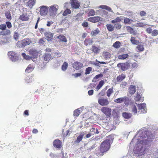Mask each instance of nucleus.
<instances>
[{"mask_svg": "<svg viewBox=\"0 0 158 158\" xmlns=\"http://www.w3.org/2000/svg\"><path fill=\"white\" fill-rule=\"evenodd\" d=\"M5 15L6 18L9 20H11L12 19V17L11 16V14L10 12L9 11H7L5 13Z\"/></svg>", "mask_w": 158, "mask_h": 158, "instance_id": "49530a36", "label": "nucleus"}, {"mask_svg": "<svg viewBox=\"0 0 158 158\" xmlns=\"http://www.w3.org/2000/svg\"><path fill=\"white\" fill-rule=\"evenodd\" d=\"M13 37L15 40L16 41H17L19 39V34L17 32L15 31L14 32Z\"/></svg>", "mask_w": 158, "mask_h": 158, "instance_id": "8fccbe9b", "label": "nucleus"}, {"mask_svg": "<svg viewBox=\"0 0 158 158\" xmlns=\"http://www.w3.org/2000/svg\"><path fill=\"white\" fill-rule=\"evenodd\" d=\"M8 55L10 58L13 61H15L16 60L15 53L12 51H10L8 52Z\"/></svg>", "mask_w": 158, "mask_h": 158, "instance_id": "f3484780", "label": "nucleus"}, {"mask_svg": "<svg viewBox=\"0 0 158 158\" xmlns=\"http://www.w3.org/2000/svg\"><path fill=\"white\" fill-rule=\"evenodd\" d=\"M98 103L100 105L104 106L108 105L109 102L107 99L102 98L98 99Z\"/></svg>", "mask_w": 158, "mask_h": 158, "instance_id": "0eeeda50", "label": "nucleus"}, {"mask_svg": "<svg viewBox=\"0 0 158 158\" xmlns=\"http://www.w3.org/2000/svg\"><path fill=\"white\" fill-rule=\"evenodd\" d=\"M112 114L113 116L114 117H116L118 116V114L117 112V110L116 109H114L113 110Z\"/></svg>", "mask_w": 158, "mask_h": 158, "instance_id": "bf43d9fd", "label": "nucleus"}, {"mask_svg": "<svg viewBox=\"0 0 158 158\" xmlns=\"http://www.w3.org/2000/svg\"><path fill=\"white\" fill-rule=\"evenodd\" d=\"M33 79L32 77H27L26 81L28 83H30L32 82Z\"/></svg>", "mask_w": 158, "mask_h": 158, "instance_id": "5fc2aeb1", "label": "nucleus"}, {"mask_svg": "<svg viewBox=\"0 0 158 158\" xmlns=\"http://www.w3.org/2000/svg\"><path fill=\"white\" fill-rule=\"evenodd\" d=\"M31 40L27 38L21 41H19L17 43V46L19 48H22L29 45L31 43Z\"/></svg>", "mask_w": 158, "mask_h": 158, "instance_id": "f03ea898", "label": "nucleus"}, {"mask_svg": "<svg viewBox=\"0 0 158 158\" xmlns=\"http://www.w3.org/2000/svg\"><path fill=\"white\" fill-rule=\"evenodd\" d=\"M81 113V111L79 109H77L74 110L73 112V116L74 117H78Z\"/></svg>", "mask_w": 158, "mask_h": 158, "instance_id": "4c0bfd02", "label": "nucleus"}, {"mask_svg": "<svg viewBox=\"0 0 158 158\" xmlns=\"http://www.w3.org/2000/svg\"><path fill=\"white\" fill-rule=\"evenodd\" d=\"M53 146L56 148L60 149L62 146L61 141L59 139H55L53 142Z\"/></svg>", "mask_w": 158, "mask_h": 158, "instance_id": "ddd939ff", "label": "nucleus"}, {"mask_svg": "<svg viewBox=\"0 0 158 158\" xmlns=\"http://www.w3.org/2000/svg\"><path fill=\"white\" fill-rule=\"evenodd\" d=\"M123 116L125 118L128 119L131 117L132 114L130 113L124 112L123 113Z\"/></svg>", "mask_w": 158, "mask_h": 158, "instance_id": "2f4dec72", "label": "nucleus"}, {"mask_svg": "<svg viewBox=\"0 0 158 158\" xmlns=\"http://www.w3.org/2000/svg\"><path fill=\"white\" fill-rule=\"evenodd\" d=\"M117 66L119 68L123 71H125L128 69L130 67V64L128 62H125L118 63Z\"/></svg>", "mask_w": 158, "mask_h": 158, "instance_id": "423d86ee", "label": "nucleus"}, {"mask_svg": "<svg viewBox=\"0 0 158 158\" xmlns=\"http://www.w3.org/2000/svg\"><path fill=\"white\" fill-rule=\"evenodd\" d=\"M158 34V31L157 30L155 29L152 31V36H155L157 35Z\"/></svg>", "mask_w": 158, "mask_h": 158, "instance_id": "864d4df0", "label": "nucleus"}, {"mask_svg": "<svg viewBox=\"0 0 158 158\" xmlns=\"http://www.w3.org/2000/svg\"><path fill=\"white\" fill-rule=\"evenodd\" d=\"M106 27L107 30L110 31H112L114 30V27L111 24H107L106 25Z\"/></svg>", "mask_w": 158, "mask_h": 158, "instance_id": "f704fd0d", "label": "nucleus"}, {"mask_svg": "<svg viewBox=\"0 0 158 158\" xmlns=\"http://www.w3.org/2000/svg\"><path fill=\"white\" fill-rule=\"evenodd\" d=\"M129 56V55L127 54H125L123 55H120L118 56V58L119 59L124 60Z\"/></svg>", "mask_w": 158, "mask_h": 158, "instance_id": "c9c22d12", "label": "nucleus"}, {"mask_svg": "<svg viewBox=\"0 0 158 158\" xmlns=\"http://www.w3.org/2000/svg\"><path fill=\"white\" fill-rule=\"evenodd\" d=\"M120 43L118 41H117L114 43L113 46L116 48H118L120 47Z\"/></svg>", "mask_w": 158, "mask_h": 158, "instance_id": "79ce46f5", "label": "nucleus"}, {"mask_svg": "<svg viewBox=\"0 0 158 158\" xmlns=\"http://www.w3.org/2000/svg\"><path fill=\"white\" fill-rule=\"evenodd\" d=\"M71 10L69 9H66L63 14V15L64 16L67 15H68L71 13Z\"/></svg>", "mask_w": 158, "mask_h": 158, "instance_id": "37998d69", "label": "nucleus"}, {"mask_svg": "<svg viewBox=\"0 0 158 158\" xmlns=\"http://www.w3.org/2000/svg\"><path fill=\"white\" fill-rule=\"evenodd\" d=\"M146 31L147 33L150 34L152 32V29L150 27H148L146 29Z\"/></svg>", "mask_w": 158, "mask_h": 158, "instance_id": "69168bd1", "label": "nucleus"}, {"mask_svg": "<svg viewBox=\"0 0 158 158\" xmlns=\"http://www.w3.org/2000/svg\"><path fill=\"white\" fill-rule=\"evenodd\" d=\"M88 15L89 16H94L95 15V11L93 9H91L89 11Z\"/></svg>", "mask_w": 158, "mask_h": 158, "instance_id": "6e6d98bb", "label": "nucleus"}, {"mask_svg": "<svg viewBox=\"0 0 158 158\" xmlns=\"http://www.w3.org/2000/svg\"><path fill=\"white\" fill-rule=\"evenodd\" d=\"M82 26L83 27H87L88 26V23L87 22L84 21L82 24Z\"/></svg>", "mask_w": 158, "mask_h": 158, "instance_id": "052dcab7", "label": "nucleus"}, {"mask_svg": "<svg viewBox=\"0 0 158 158\" xmlns=\"http://www.w3.org/2000/svg\"><path fill=\"white\" fill-rule=\"evenodd\" d=\"M40 8V13L41 15L44 16L46 15L48 12V8L45 6H42Z\"/></svg>", "mask_w": 158, "mask_h": 158, "instance_id": "9b49d317", "label": "nucleus"}, {"mask_svg": "<svg viewBox=\"0 0 158 158\" xmlns=\"http://www.w3.org/2000/svg\"><path fill=\"white\" fill-rule=\"evenodd\" d=\"M34 69V66L32 64H30L28 65L25 70V72L30 73L32 72Z\"/></svg>", "mask_w": 158, "mask_h": 158, "instance_id": "aec40b11", "label": "nucleus"}, {"mask_svg": "<svg viewBox=\"0 0 158 158\" xmlns=\"http://www.w3.org/2000/svg\"><path fill=\"white\" fill-rule=\"evenodd\" d=\"M138 107L139 110V112L140 113H145L146 112L145 109H146V104L144 103H143L141 104H138Z\"/></svg>", "mask_w": 158, "mask_h": 158, "instance_id": "1a4fd4ad", "label": "nucleus"}, {"mask_svg": "<svg viewBox=\"0 0 158 158\" xmlns=\"http://www.w3.org/2000/svg\"><path fill=\"white\" fill-rule=\"evenodd\" d=\"M129 90V93L130 94H133L136 92L135 86L132 85H131Z\"/></svg>", "mask_w": 158, "mask_h": 158, "instance_id": "b1692460", "label": "nucleus"}, {"mask_svg": "<svg viewBox=\"0 0 158 158\" xmlns=\"http://www.w3.org/2000/svg\"><path fill=\"white\" fill-rule=\"evenodd\" d=\"M140 15L141 16H145L146 15V13L144 11H141L140 12Z\"/></svg>", "mask_w": 158, "mask_h": 158, "instance_id": "338daca9", "label": "nucleus"}, {"mask_svg": "<svg viewBox=\"0 0 158 158\" xmlns=\"http://www.w3.org/2000/svg\"><path fill=\"white\" fill-rule=\"evenodd\" d=\"M130 41L133 44L138 45V44H139L140 43L139 40H136L135 37L134 36L131 37Z\"/></svg>", "mask_w": 158, "mask_h": 158, "instance_id": "393cba45", "label": "nucleus"}, {"mask_svg": "<svg viewBox=\"0 0 158 158\" xmlns=\"http://www.w3.org/2000/svg\"><path fill=\"white\" fill-rule=\"evenodd\" d=\"M131 21H132V20L127 18H125L124 19V23L125 24L131 23Z\"/></svg>", "mask_w": 158, "mask_h": 158, "instance_id": "de8ad7c7", "label": "nucleus"}, {"mask_svg": "<svg viewBox=\"0 0 158 158\" xmlns=\"http://www.w3.org/2000/svg\"><path fill=\"white\" fill-rule=\"evenodd\" d=\"M122 18L119 17H117L115 19L112 20L111 21V22L112 23H116L120 22L122 20Z\"/></svg>", "mask_w": 158, "mask_h": 158, "instance_id": "7c9ffc66", "label": "nucleus"}, {"mask_svg": "<svg viewBox=\"0 0 158 158\" xmlns=\"http://www.w3.org/2000/svg\"><path fill=\"white\" fill-rule=\"evenodd\" d=\"M103 75L102 74L100 73L99 74L96 75L94 77L95 79H98L100 77H103Z\"/></svg>", "mask_w": 158, "mask_h": 158, "instance_id": "0e129e2a", "label": "nucleus"}, {"mask_svg": "<svg viewBox=\"0 0 158 158\" xmlns=\"http://www.w3.org/2000/svg\"><path fill=\"white\" fill-rule=\"evenodd\" d=\"M56 6L58 7V6L55 5L50 6L49 13L50 16L54 17L57 14L58 9L56 7Z\"/></svg>", "mask_w": 158, "mask_h": 158, "instance_id": "39448f33", "label": "nucleus"}, {"mask_svg": "<svg viewBox=\"0 0 158 158\" xmlns=\"http://www.w3.org/2000/svg\"><path fill=\"white\" fill-rule=\"evenodd\" d=\"M85 132H81L77 138L76 140L75 141V142L77 143H80L84 135L85 134Z\"/></svg>", "mask_w": 158, "mask_h": 158, "instance_id": "a211bd4d", "label": "nucleus"}, {"mask_svg": "<svg viewBox=\"0 0 158 158\" xmlns=\"http://www.w3.org/2000/svg\"><path fill=\"white\" fill-rule=\"evenodd\" d=\"M22 55L26 60H29L31 59V57L30 56L27 55L25 53H22Z\"/></svg>", "mask_w": 158, "mask_h": 158, "instance_id": "a19ab883", "label": "nucleus"}, {"mask_svg": "<svg viewBox=\"0 0 158 158\" xmlns=\"http://www.w3.org/2000/svg\"><path fill=\"white\" fill-rule=\"evenodd\" d=\"M90 132L92 135L99 133V131L97 128L92 127L90 129Z\"/></svg>", "mask_w": 158, "mask_h": 158, "instance_id": "a878e982", "label": "nucleus"}, {"mask_svg": "<svg viewBox=\"0 0 158 158\" xmlns=\"http://www.w3.org/2000/svg\"><path fill=\"white\" fill-rule=\"evenodd\" d=\"M101 17L99 16H95L89 18L88 20L90 22L96 23L100 20Z\"/></svg>", "mask_w": 158, "mask_h": 158, "instance_id": "4468645a", "label": "nucleus"}, {"mask_svg": "<svg viewBox=\"0 0 158 158\" xmlns=\"http://www.w3.org/2000/svg\"><path fill=\"white\" fill-rule=\"evenodd\" d=\"M126 77V75L124 74H121L117 76L116 78L117 81H121L123 80Z\"/></svg>", "mask_w": 158, "mask_h": 158, "instance_id": "cd10ccee", "label": "nucleus"}, {"mask_svg": "<svg viewBox=\"0 0 158 158\" xmlns=\"http://www.w3.org/2000/svg\"><path fill=\"white\" fill-rule=\"evenodd\" d=\"M100 32L99 29L97 28L95 30H94L91 31L90 35L92 36H95L98 35Z\"/></svg>", "mask_w": 158, "mask_h": 158, "instance_id": "c85d7f7f", "label": "nucleus"}, {"mask_svg": "<svg viewBox=\"0 0 158 158\" xmlns=\"http://www.w3.org/2000/svg\"><path fill=\"white\" fill-rule=\"evenodd\" d=\"M52 56L50 53L48 52H46L44 55V59L46 63L48 62L50 60Z\"/></svg>", "mask_w": 158, "mask_h": 158, "instance_id": "dca6fc26", "label": "nucleus"}, {"mask_svg": "<svg viewBox=\"0 0 158 158\" xmlns=\"http://www.w3.org/2000/svg\"><path fill=\"white\" fill-rule=\"evenodd\" d=\"M44 40L43 38L40 39L39 41V43L40 45H43L44 44Z\"/></svg>", "mask_w": 158, "mask_h": 158, "instance_id": "774afa93", "label": "nucleus"}, {"mask_svg": "<svg viewBox=\"0 0 158 158\" xmlns=\"http://www.w3.org/2000/svg\"><path fill=\"white\" fill-rule=\"evenodd\" d=\"M69 130H67L65 132H64V130H63L62 131V133L64 137H66L67 135H69L70 134H69Z\"/></svg>", "mask_w": 158, "mask_h": 158, "instance_id": "603ef678", "label": "nucleus"}, {"mask_svg": "<svg viewBox=\"0 0 158 158\" xmlns=\"http://www.w3.org/2000/svg\"><path fill=\"white\" fill-rule=\"evenodd\" d=\"M29 16L27 15V13L23 14L19 16V19L23 21H27L29 19Z\"/></svg>", "mask_w": 158, "mask_h": 158, "instance_id": "6ab92c4d", "label": "nucleus"}, {"mask_svg": "<svg viewBox=\"0 0 158 158\" xmlns=\"http://www.w3.org/2000/svg\"><path fill=\"white\" fill-rule=\"evenodd\" d=\"M45 36L48 41H51L53 39V34L51 32H46L44 33Z\"/></svg>", "mask_w": 158, "mask_h": 158, "instance_id": "2eb2a0df", "label": "nucleus"}, {"mask_svg": "<svg viewBox=\"0 0 158 158\" xmlns=\"http://www.w3.org/2000/svg\"><path fill=\"white\" fill-rule=\"evenodd\" d=\"M29 54L30 55L31 58H36L38 55V52L35 49H31L29 51Z\"/></svg>", "mask_w": 158, "mask_h": 158, "instance_id": "6e6552de", "label": "nucleus"}, {"mask_svg": "<svg viewBox=\"0 0 158 158\" xmlns=\"http://www.w3.org/2000/svg\"><path fill=\"white\" fill-rule=\"evenodd\" d=\"M113 136L112 135L106 137V139L101 143L99 148L97 150L96 154L98 156H102L109 149L110 144L113 142Z\"/></svg>", "mask_w": 158, "mask_h": 158, "instance_id": "f257e3e1", "label": "nucleus"}, {"mask_svg": "<svg viewBox=\"0 0 158 158\" xmlns=\"http://www.w3.org/2000/svg\"><path fill=\"white\" fill-rule=\"evenodd\" d=\"M6 26H7L8 28H10L12 27V25L11 23L10 22L8 21L6 22Z\"/></svg>", "mask_w": 158, "mask_h": 158, "instance_id": "680f3d73", "label": "nucleus"}, {"mask_svg": "<svg viewBox=\"0 0 158 158\" xmlns=\"http://www.w3.org/2000/svg\"><path fill=\"white\" fill-rule=\"evenodd\" d=\"M113 87L109 89L106 92L107 96L108 97H109L111 94L114 92Z\"/></svg>", "mask_w": 158, "mask_h": 158, "instance_id": "c03bdc74", "label": "nucleus"}, {"mask_svg": "<svg viewBox=\"0 0 158 158\" xmlns=\"http://www.w3.org/2000/svg\"><path fill=\"white\" fill-rule=\"evenodd\" d=\"M137 46L136 47V48L137 49V52H140L143 51L144 50V48L143 45L141 44L137 45Z\"/></svg>", "mask_w": 158, "mask_h": 158, "instance_id": "473e14b6", "label": "nucleus"}, {"mask_svg": "<svg viewBox=\"0 0 158 158\" xmlns=\"http://www.w3.org/2000/svg\"><path fill=\"white\" fill-rule=\"evenodd\" d=\"M96 61L98 62L97 63H94V64L95 65L97 66H99V63H100V64H106V62L104 61H99L97 60H96Z\"/></svg>", "mask_w": 158, "mask_h": 158, "instance_id": "13d9d810", "label": "nucleus"}, {"mask_svg": "<svg viewBox=\"0 0 158 158\" xmlns=\"http://www.w3.org/2000/svg\"><path fill=\"white\" fill-rule=\"evenodd\" d=\"M114 102L117 103H122L124 102L125 104L127 106L129 105L130 100L129 98L126 96H124L123 97L115 99Z\"/></svg>", "mask_w": 158, "mask_h": 158, "instance_id": "7ed1b4c3", "label": "nucleus"}, {"mask_svg": "<svg viewBox=\"0 0 158 158\" xmlns=\"http://www.w3.org/2000/svg\"><path fill=\"white\" fill-rule=\"evenodd\" d=\"M83 14L84 13H82L79 12L76 16V20H82L83 19L82 16Z\"/></svg>", "mask_w": 158, "mask_h": 158, "instance_id": "e433bc0d", "label": "nucleus"}, {"mask_svg": "<svg viewBox=\"0 0 158 158\" xmlns=\"http://www.w3.org/2000/svg\"><path fill=\"white\" fill-rule=\"evenodd\" d=\"M101 111L105 114L107 118L111 116V109L107 107H103L101 109Z\"/></svg>", "mask_w": 158, "mask_h": 158, "instance_id": "20e7f679", "label": "nucleus"}, {"mask_svg": "<svg viewBox=\"0 0 158 158\" xmlns=\"http://www.w3.org/2000/svg\"><path fill=\"white\" fill-rule=\"evenodd\" d=\"M83 65L81 63L77 61L73 64V67L76 70H79L82 67Z\"/></svg>", "mask_w": 158, "mask_h": 158, "instance_id": "f8f14e48", "label": "nucleus"}, {"mask_svg": "<svg viewBox=\"0 0 158 158\" xmlns=\"http://www.w3.org/2000/svg\"><path fill=\"white\" fill-rule=\"evenodd\" d=\"M91 50L92 51L96 54L98 53L100 50L99 48L95 46H92Z\"/></svg>", "mask_w": 158, "mask_h": 158, "instance_id": "72a5a7b5", "label": "nucleus"}, {"mask_svg": "<svg viewBox=\"0 0 158 158\" xmlns=\"http://www.w3.org/2000/svg\"><path fill=\"white\" fill-rule=\"evenodd\" d=\"M127 31L129 32L131 34L133 35H135L137 34L136 31H135L133 28L130 26H128L127 27Z\"/></svg>", "mask_w": 158, "mask_h": 158, "instance_id": "5701e85b", "label": "nucleus"}, {"mask_svg": "<svg viewBox=\"0 0 158 158\" xmlns=\"http://www.w3.org/2000/svg\"><path fill=\"white\" fill-rule=\"evenodd\" d=\"M57 38L59 39L60 42H64L66 43L67 42V40L65 37L63 35H60L57 36Z\"/></svg>", "mask_w": 158, "mask_h": 158, "instance_id": "412c9836", "label": "nucleus"}, {"mask_svg": "<svg viewBox=\"0 0 158 158\" xmlns=\"http://www.w3.org/2000/svg\"><path fill=\"white\" fill-rule=\"evenodd\" d=\"M70 3L72 7L73 8L77 9L80 6V3L77 0H71Z\"/></svg>", "mask_w": 158, "mask_h": 158, "instance_id": "9d476101", "label": "nucleus"}, {"mask_svg": "<svg viewBox=\"0 0 158 158\" xmlns=\"http://www.w3.org/2000/svg\"><path fill=\"white\" fill-rule=\"evenodd\" d=\"M6 28V25L5 24H1L0 25V29L2 30H5Z\"/></svg>", "mask_w": 158, "mask_h": 158, "instance_id": "4d7b16f0", "label": "nucleus"}, {"mask_svg": "<svg viewBox=\"0 0 158 158\" xmlns=\"http://www.w3.org/2000/svg\"><path fill=\"white\" fill-rule=\"evenodd\" d=\"M99 8L106 10L109 11H110L111 10V8L106 5H101L99 6Z\"/></svg>", "mask_w": 158, "mask_h": 158, "instance_id": "58836bf2", "label": "nucleus"}, {"mask_svg": "<svg viewBox=\"0 0 158 158\" xmlns=\"http://www.w3.org/2000/svg\"><path fill=\"white\" fill-rule=\"evenodd\" d=\"M68 67V64L66 62H64L62 65L61 69L63 71H65Z\"/></svg>", "mask_w": 158, "mask_h": 158, "instance_id": "a18cd8bd", "label": "nucleus"}, {"mask_svg": "<svg viewBox=\"0 0 158 158\" xmlns=\"http://www.w3.org/2000/svg\"><path fill=\"white\" fill-rule=\"evenodd\" d=\"M102 55L105 59H108L111 57L110 54L107 52H103Z\"/></svg>", "mask_w": 158, "mask_h": 158, "instance_id": "c756f323", "label": "nucleus"}, {"mask_svg": "<svg viewBox=\"0 0 158 158\" xmlns=\"http://www.w3.org/2000/svg\"><path fill=\"white\" fill-rule=\"evenodd\" d=\"M114 27L117 29H120L122 27V25L119 23H115L114 26Z\"/></svg>", "mask_w": 158, "mask_h": 158, "instance_id": "09e8293b", "label": "nucleus"}, {"mask_svg": "<svg viewBox=\"0 0 158 158\" xmlns=\"http://www.w3.org/2000/svg\"><path fill=\"white\" fill-rule=\"evenodd\" d=\"M104 84V82L103 80H101L99 82L97 86L96 87V90L98 91L99 89H100L103 85Z\"/></svg>", "mask_w": 158, "mask_h": 158, "instance_id": "ea45409f", "label": "nucleus"}, {"mask_svg": "<svg viewBox=\"0 0 158 158\" xmlns=\"http://www.w3.org/2000/svg\"><path fill=\"white\" fill-rule=\"evenodd\" d=\"M141 97L140 94H137L135 97V100L136 101H139L140 100Z\"/></svg>", "mask_w": 158, "mask_h": 158, "instance_id": "e2e57ef3", "label": "nucleus"}, {"mask_svg": "<svg viewBox=\"0 0 158 158\" xmlns=\"http://www.w3.org/2000/svg\"><path fill=\"white\" fill-rule=\"evenodd\" d=\"M131 112L133 113V114H136L137 112V110L136 106L134 104H132L131 106Z\"/></svg>", "mask_w": 158, "mask_h": 158, "instance_id": "bb28decb", "label": "nucleus"}, {"mask_svg": "<svg viewBox=\"0 0 158 158\" xmlns=\"http://www.w3.org/2000/svg\"><path fill=\"white\" fill-rule=\"evenodd\" d=\"M35 0H29L26 3V6L31 8L35 5Z\"/></svg>", "mask_w": 158, "mask_h": 158, "instance_id": "4be33fe9", "label": "nucleus"}, {"mask_svg": "<svg viewBox=\"0 0 158 158\" xmlns=\"http://www.w3.org/2000/svg\"><path fill=\"white\" fill-rule=\"evenodd\" d=\"M92 70V69L91 67H88L85 69V74L86 75L89 74Z\"/></svg>", "mask_w": 158, "mask_h": 158, "instance_id": "3c124183", "label": "nucleus"}]
</instances>
